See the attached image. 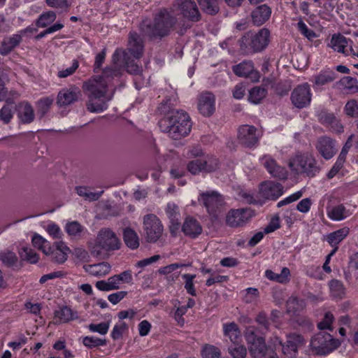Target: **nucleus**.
<instances>
[{"label":"nucleus","instance_id":"1","mask_svg":"<svg viewBox=\"0 0 358 358\" xmlns=\"http://www.w3.org/2000/svg\"><path fill=\"white\" fill-rule=\"evenodd\" d=\"M120 58V53L116 50L112 57L113 66L106 67L101 76H95L85 82L83 86L84 93L87 96L86 107L90 113H101L108 108L113 94L106 96L108 86L115 78L121 76V68L117 65Z\"/></svg>","mask_w":358,"mask_h":358},{"label":"nucleus","instance_id":"2","mask_svg":"<svg viewBox=\"0 0 358 358\" xmlns=\"http://www.w3.org/2000/svg\"><path fill=\"white\" fill-rule=\"evenodd\" d=\"M158 110L164 116L158 122L160 130L173 140H180L188 136L192 129L189 115L182 110H171L168 102L162 103Z\"/></svg>","mask_w":358,"mask_h":358},{"label":"nucleus","instance_id":"3","mask_svg":"<svg viewBox=\"0 0 358 358\" xmlns=\"http://www.w3.org/2000/svg\"><path fill=\"white\" fill-rule=\"evenodd\" d=\"M178 22L176 16L166 8L157 13L153 20L145 19L139 25L141 34L150 39H159L168 36Z\"/></svg>","mask_w":358,"mask_h":358},{"label":"nucleus","instance_id":"4","mask_svg":"<svg viewBox=\"0 0 358 358\" xmlns=\"http://www.w3.org/2000/svg\"><path fill=\"white\" fill-rule=\"evenodd\" d=\"M288 166L293 173L310 178L315 177L322 170L321 164L312 153L300 151L289 157Z\"/></svg>","mask_w":358,"mask_h":358},{"label":"nucleus","instance_id":"5","mask_svg":"<svg viewBox=\"0 0 358 358\" xmlns=\"http://www.w3.org/2000/svg\"><path fill=\"white\" fill-rule=\"evenodd\" d=\"M270 42V31L262 28L257 32L248 31L239 40L240 49L245 55L263 51Z\"/></svg>","mask_w":358,"mask_h":358},{"label":"nucleus","instance_id":"6","mask_svg":"<svg viewBox=\"0 0 358 358\" xmlns=\"http://www.w3.org/2000/svg\"><path fill=\"white\" fill-rule=\"evenodd\" d=\"M340 345L338 340L335 339L327 332H319L311 339L310 347L317 355H325L336 350Z\"/></svg>","mask_w":358,"mask_h":358},{"label":"nucleus","instance_id":"7","mask_svg":"<svg viewBox=\"0 0 358 358\" xmlns=\"http://www.w3.org/2000/svg\"><path fill=\"white\" fill-rule=\"evenodd\" d=\"M198 200L213 219H217L224 204L221 194L215 191L202 192L199 194Z\"/></svg>","mask_w":358,"mask_h":358},{"label":"nucleus","instance_id":"8","mask_svg":"<svg viewBox=\"0 0 358 358\" xmlns=\"http://www.w3.org/2000/svg\"><path fill=\"white\" fill-rule=\"evenodd\" d=\"M143 232L145 241L149 243H155L162 237L164 226L155 214H147L143 220Z\"/></svg>","mask_w":358,"mask_h":358},{"label":"nucleus","instance_id":"9","mask_svg":"<svg viewBox=\"0 0 358 358\" xmlns=\"http://www.w3.org/2000/svg\"><path fill=\"white\" fill-rule=\"evenodd\" d=\"M219 160L214 156L207 155L203 158H196L187 164V171L192 175L200 173H212L219 168Z\"/></svg>","mask_w":358,"mask_h":358},{"label":"nucleus","instance_id":"10","mask_svg":"<svg viewBox=\"0 0 358 358\" xmlns=\"http://www.w3.org/2000/svg\"><path fill=\"white\" fill-rule=\"evenodd\" d=\"M245 337L249 345L248 348L250 354L255 357H261L271 348V345L266 344L265 339L263 337L256 335L255 328L252 327L246 329Z\"/></svg>","mask_w":358,"mask_h":358},{"label":"nucleus","instance_id":"11","mask_svg":"<svg viewBox=\"0 0 358 358\" xmlns=\"http://www.w3.org/2000/svg\"><path fill=\"white\" fill-rule=\"evenodd\" d=\"M290 100L296 108L302 109L308 107L312 100L310 85L304 83L295 87L291 93Z\"/></svg>","mask_w":358,"mask_h":358},{"label":"nucleus","instance_id":"12","mask_svg":"<svg viewBox=\"0 0 358 358\" xmlns=\"http://www.w3.org/2000/svg\"><path fill=\"white\" fill-rule=\"evenodd\" d=\"M306 345L304 337L296 333H290L286 336V341L282 347V358H296L299 349Z\"/></svg>","mask_w":358,"mask_h":358},{"label":"nucleus","instance_id":"13","mask_svg":"<svg viewBox=\"0 0 358 358\" xmlns=\"http://www.w3.org/2000/svg\"><path fill=\"white\" fill-rule=\"evenodd\" d=\"M96 242L105 251L120 249L121 243L115 232L108 228L101 229L97 235Z\"/></svg>","mask_w":358,"mask_h":358},{"label":"nucleus","instance_id":"14","mask_svg":"<svg viewBox=\"0 0 358 358\" xmlns=\"http://www.w3.org/2000/svg\"><path fill=\"white\" fill-rule=\"evenodd\" d=\"M315 149L322 157L329 160L335 156L338 151L337 142L328 136H322L316 141Z\"/></svg>","mask_w":358,"mask_h":358},{"label":"nucleus","instance_id":"15","mask_svg":"<svg viewBox=\"0 0 358 358\" xmlns=\"http://www.w3.org/2000/svg\"><path fill=\"white\" fill-rule=\"evenodd\" d=\"M260 162L273 178L280 180L287 179L288 171L285 167L280 166L271 155L262 156L260 158Z\"/></svg>","mask_w":358,"mask_h":358},{"label":"nucleus","instance_id":"16","mask_svg":"<svg viewBox=\"0 0 358 358\" xmlns=\"http://www.w3.org/2000/svg\"><path fill=\"white\" fill-rule=\"evenodd\" d=\"M175 5L183 17L189 21L197 22L201 20V15L194 0H176Z\"/></svg>","mask_w":358,"mask_h":358},{"label":"nucleus","instance_id":"17","mask_svg":"<svg viewBox=\"0 0 358 358\" xmlns=\"http://www.w3.org/2000/svg\"><path fill=\"white\" fill-rule=\"evenodd\" d=\"M253 216V211L250 208L233 209L229 211L226 223L231 227L244 225Z\"/></svg>","mask_w":358,"mask_h":358},{"label":"nucleus","instance_id":"18","mask_svg":"<svg viewBox=\"0 0 358 358\" xmlns=\"http://www.w3.org/2000/svg\"><path fill=\"white\" fill-rule=\"evenodd\" d=\"M259 137V132L252 125H242L238 129V141L245 147L252 148L256 145Z\"/></svg>","mask_w":358,"mask_h":358},{"label":"nucleus","instance_id":"19","mask_svg":"<svg viewBox=\"0 0 358 358\" xmlns=\"http://www.w3.org/2000/svg\"><path fill=\"white\" fill-rule=\"evenodd\" d=\"M284 193V186L272 180L263 182L260 185L262 196L268 200H277Z\"/></svg>","mask_w":358,"mask_h":358},{"label":"nucleus","instance_id":"20","mask_svg":"<svg viewBox=\"0 0 358 358\" xmlns=\"http://www.w3.org/2000/svg\"><path fill=\"white\" fill-rule=\"evenodd\" d=\"M165 212L169 220V231L171 236H176L181 226V215L179 207L174 203H168L165 208Z\"/></svg>","mask_w":358,"mask_h":358},{"label":"nucleus","instance_id":"21","mask_svg":"<svg viewBox=\"0 0 358 358\" xmlns=\"http://www.w3.org/2000/svg\"><path fill=\"white\" fill-rule=\"evenodd\" d=\"M233 71L236 76L248 78L252 82H258L260 78L259 73L255 69L252 61H243L234 66Z\"/></svg>","mask_w":358,"mask_h":358},{"label":"nucleus","instance_id":"22","mask_svg":"<svg viewBox=\"0 0 358 358\" xmlns=\"http://www.w3.org/2000/svg\"><path fill=\"white\" fill-rule=\"evenodd\" d=\"M271 12V8L266 3L257 6L250 13L252 24L257 27L264 24L270 19Z\"/></svg>","mask_w":358,"mask_h":358},{"label":"nucleus","instance_id":"23","mask_svg":"<svg viewBox=\"0 0 358 358\" xmlns=\"http://www.w3.org/2000/svg\"><path fill=\"white\" fill-rule=\"evenodd\" d=\"M317 117L319 122L322 125L329 127L331 131L335 133H342L343 131V127L334 113L322 110Z\"/></svg>","mask_w":358,"mask_h":358},{"label":"nucleus","instance_id":"24","mask_svg":"<svg viewBox=\"0 0 358 358\" xmlns=\"http://www.w3.org/2000/svg\"><path fill=\"white\" fill-rule=\"evenodd\" d=\"M215 96L210 92H205L201 94L199 103L198 110L206 117H209L215 111Z\"/></svg>","mask_w":358,"mask_h":358},{"label":"nucleus","instance_id":"25","mask_svg":"<svg viewBox=\"0 0 358 358\" xmlns=\"http://www.w3.org/2000/svg\"><path fill=\"white\" fill-rule=\"evenodd\" d=\"M50 251L46 252L45 255L51 256V259L57 264H62L67 259L68 252L70 249L63 242H56L55 248L50 246Z\"/></svg>","mask_w":358,"mask_h":358},{"label":"nucleus","instance_id":"26","mask_svg":"<svg viewBox=\"0 0 358 358\" xmlns=\"http://www.w3.org/2000/svg\"><path fill=\"white\" fill-rule=\"evenodd\" d=\"M127 49L134 57L139 59L142 57L144 49L143 42L137 33H129Z\"/></svg>","mask_w":358,"mask_h":358},{"label":"nucleus","instance_id":"27","mask_svg":"<svg viewBox=\"0 0 358 358\" xmlns=\"http://www.w3.org/2000/svg\"><path fill=\"white\" fill-rule=\"evenodd\" d=\"M80 95V91L77 87L62 90L57 95V103L59 106H68L76 101Z\"/></svg>","mask_w":358,"mask_h":358},{"label":"nucleus","instance_id":"28","mask_svg":"<svg viewBox=\"0 0 358 358\" xmlns=\"http://www.w3.org/2000/svg\"><path fill=\"white\" fill-rule=\"evenodd\" d=\"M182 231L185 236L195 238L201 234L202 227L195 218L189 216L182 225Z\"/></svg>","mask_w":358,"mask_h":358},{"label":"nucleus","instance_id":"29","mask_svg":"<svg viewBox=\"0 0 358 358\" xmlns=\"http://www.w3.org/2000/svg\"><path fill=\"white\" fill-rule=\"evenodd\" d=\"M17 117L23 124H29L34 120L33 107L28 102H20L16 106Z\"/></svg>","mask_w":358,"mask_h":358},{"label":"nucleus","instance_id":"30","mask_svg":"<svg viewBox=\"0 0 358 358\" xmlns=\"http://www.w3.org/2000/svg\"><path fill=\"white\" fill-rule=\"evenodd\" d=\"M350 43H352L350 39L345 38L341 34H335L332 36L329 46L334 51L349 55L348 50L346 49Z\"/></svg>","mask_w":358,"mask_h":358},{"label":"nucleus","instance_id":"31","mask_svg":"<svg viewBox=\"0 0 358 358\" xmlns=\"http://www.w3.org/2000/svg\"><path fill=\"white\" fill-rule=\"evenodd\" d=\"M122 236L125 245L131 250L137 249L140 245V238L134 229L125 227L122 229Z\"/></svg>","mask_w":358,"mask_h":358},{"label":"nucleus","instance_id":"32","mask_svg":"<svg viewBox=\"0 0 358 358\" xmlns=\"http://www.w3.org/2000/svg\"><path fill=\"white\" fill-rule=\"evenodd\" d=\"M287 312L296 315L303 310L306 306V302L295 296H291L286 303Z\"/></svg>","mask_w":358,"mask_h":358},{"label":"nucleus","instance_id":"33","mask_svg":"<svg viewBox=\"0 0 358 358\" xmlns=\"http://www.w3.org/2000/svg\"><path fill=\"white\" fill-rule=\"evenodd\" d=\"M336 73L332 70L322 71L313 78V83L317 87L323 86L333 82L336 78Z\"/></svg>","mask_w":358,"mask_h":358},{"label":"nucleus","instance_id":"34","mask_svg":"<svg viewBox=\"0 0 358 358\" xmlns=\"http://www.w3.org/2000/svg\"><path fill=\"white\" fill-rule=\"evenodd\" d=\"M336 85L341 86L348 94L358 93V80L351 76H344Z\"/></svg>","mask_w":358,"mask_h":358},{"label":"nucleus","instance_id":"35","mask_svg":"<svg viewBox=\"0 0 358 358\" xmlns=\"http://www.w3.org/2000/svg\"><path fill=\"white\" fill-rule=\"evenodd\" d=\"M201 10L209 15H215L220 12L218 0H196Z\"/></svg>","mask_w":358,"mask_h":358},{"label":"nucleus","instance_id":"36","mask_svg":"<svg viewBox=\"0 0 358 358\" xmlns=\"http://www.w3.org/2000/svg\"><path fill=\"white\" fill-rule=\"evenodd\" d=\"M349 228L343 227L328 234L327 240L331 246H337L349 234Z\"/></svg>","mask_w":358,"mask_h":358},{"label":"nucleus","instance_id":"37","mask_svg":"<svg viewBox=\"0 0 358 358\" xmlns=\"http://www.w3.org/2000/svg\"><path fill=\"white\" fill-rule=\"evenodd\" d=\"M55 315L62 322H68L78 317L77 312L68 306H63L59 310H56Z\"/></svg>","mask_w":358,"mask_h":358},{"label":"nucleus","instance_id":"38","mask_svg":"<svg viewBox=\"0 0 358 358\" xmlns=\"http://www.w3.org/2000/svg\"><path fill=\"white\" fill-rule=\"evenodd\" d=\"M331 296L337 299H343L345 295V289L343 282L338 280H331L329 282Z\"/></svg>","mask_w":358,"mask_h":358},{"label":"nucleus","instance_id":"39","mask_svg":"<svg viewBox=\"0 0 358 358\" xmlns=\"http://www.w3.org/2000/svg\"><path fill=\"white\" fill-rule=\"evenodd\" d=\"M267 94V90L265 87L256 86L249 91L248 100L255 104L259 103Z\"/></svg>","mask_w":358,"mask_h":358},{"label":"nucleus","instance_id":"40","mask_svg":"<svg viewBox=\"0 0 358 358\" xmlns=\"http://www.w3.org/2000/svg\"><path fill=\"white\" fill-rule=\"evenodd\" d=\"M224 334L228 336L231 342L236 343L240 336V331L235 322L224 324Z\"/></svg>","mask_w":358,"mask_h":358},{"label":"nucleus","instance_id":"41","mask_svg":"<svg viewBox=\"0 0 358 358\" xmlns=\"http://www.w3.org/2000/svg\"><path fill=\"white\" fill-rule=\"evenodd\" d=\"M114 275L108 278L107 280H99L96 282V287L100 291L108 292L110 290L118 289L120 286L117 285Z\"/></svg>","mask_w":358,"mask_h":358},{"label":"nucleus","instance_id":"42","mask_svg":"<svg viewBox=\"0 0 358 358\" xmlns=\"http://www.w3.org/2000/svg\"><path fill=\"white\" fill-rule=\"evenodd\" d=\"M56 17V13L54 11L43 13L37 19L36 25L38 27H47L55 20Z\"/></svg>","mask_w":358,"mask_h":358},{"label":"nucleus","instance_id":"43","mask_svg":"<svg viewBox=\"0 0 358 358\" xmlns=\"http://www.w3.org/2000/svg\"><path fill=\"white\" fill-rule=\"evenodd\" d=\"M76 192L79 196L84 197L85 199L94 201H97L101 197L103 191H101L99 192H92L89 191L87 187L80 186L76 187Z\"/></svg>","mask_w":358,"mask_h":358},{"label":"nucleus","instance_id":"44","mask_svg":"<svg viewBox=\"0 0 358 358\" xmlns=\"http://www.w3.org/2000/svg\"><path fill=\"white\" fill-rule=\"evenodd\" d=\"M89 272L95 276L104 275L109 273L110 266L107 262H101L97 264L89 265Z\"/></svg>","mask_w":358,"mask_h":358},{"label":"nucleus","instance_id":"45","mask_svg":"<svg viewBox=\"0 0 358 358\" xmlns=\"http://www.w3.org/2000/svg\"><path fill=\"white\" fill-rule=\"evenodd\" d=\"M32 243L35 248L41 250L45 255L50 250V243L39 234H35L32 237Z\"/></svg>","mask_w":358,"mask_h":358},{"label":"nucleus","instance_id":"46","mask_svg":"<svg viewBox=\"0 0 358 358\" xmlns=\"http://www.w3.org/2000/svg\"><path fill=\"white\" fill-rule=\"evenodd\" d=\"M19 255L22 260H26L31 264H35L38 261V256L37 253L32 249L27 247H23L21 248L19 251Z\"/></svg>","mask_w":358,"mask_h":358},{"label":"nucleus","instance_id":"47","mask_svg":"<svg viewBox=\"0 0 358 358\" xmlns=\"http://www.w3.org/2000/svg\"><path fill=\"white\" fill-rule=\"evenodd\" d=\"M201 355L203 358H220L221 352L214 345L206 344L202 349Z\"/></svg>","mask_w":358,"mask_h":358},{"label":"nucleus","instance_id":"48","mask_svg":"<svg viewBox=\"0 0 358 358\" xmlns=\"http://www.w3.org/2000/svg\"><path fill=\"white\" fill-rule=\"evenodd\" d=\"M228 352L231 355L232 358H245L247 355V349L244 345H234L228 348Z\"/></svg>","mask_w":358,"mask_h":358},{"label":"nucleus","instance_id":"49","mask_svg":"<svg viewBox=\"0 0 358 358\" xmlns=\"http://www.w3.org/2000/svg\"><path fill=\"white\" fill-rule=\"evenodd\" d=\"M52 103V99L50 98H43L37 102V113L42 118L49 110Z\"/></svg>","mask_w":358,"mask_h":358},{"label":"nucleus","instance_id":"50","mask_svg":"<svg viewBox=\"0 0 358 358\" xmlns=\"http://www.w3.org/2000/svg\"><path fill=\"white\" fill-rule=\"evenodd\" d=\"M329 215L332 220H341L347 217L348 213L345 206L341 204L334 207Z\"/></svg>","mask_w":358,"mask_h":358},{"label":"nucleus","instance_id":"51","mask_svg":"<svg viewBox=\"0 0 358 358\" xmlns=\"http://www.w3.org/2000/svg\"><path fill=\"white\" fill-rule=\"evenodd\" d=\"M182 278L185 280V289L187 292L191 296H196V292L194 285V279L196 278L195 274H183L182 275Z\"/></svg>","mask_w":358,"mask_h":358},{"label":"nucleus","instance_id":"52","mask_svg":"<svg viewBox=\"0 0 358 358\" xmlns=\"http://www.w3.org/2000/svg\"><path fill=\"white\" fill-rule=\"evenodd\" d=\"M83 343L85 346L89 348H93L106 345V341L94 336H85L83 338Z\"/></svg>","mask_w":358,"mask_h":358},{"label":"nucleus","instance_id":"53","mask_svg":"<svg viewBox=\"0 0 358 358\" xmlns=\"http://www.w3.org/2000/svg\"><path fill=\"white\" fill-rule=\"evenodd\" d=\"M255 321L262 328L264 334L269 331L270 320L264 311L259 313L255 318Z\"/></svg>","mask_w":358,"mask_h":358},{"label":"nucleus","instance_id":"54","mask_svg":"<svg viewBox=\"0 0 358 358\" xmlns=\"http://www.w3.org/2000/svg\"><path fill=\"white\" fill-rule=\"evenodd\" d=\"M12 109L13 106L11 105L6 104L0 110V120L3 124H8L13 118V113Z\"/></svg>","mask_w":358,"mask_h":358},{"label":"nucleus","instance_id":"55","mask_svg":"<svg viewBox=\"0 0 358 358\" xmlns=\"http://www.w3.org/2000/svg\"><path fill=\"white\" fill-rule=\"evenodd\" d=\"M0 260L7 266H13L17 261L16 255L10 251L0 253Z\"/></svg>","mask_w":358,"mask_h":358},{"label":"nucleus","instance_id":"56","mask_svg":"<svg viewBox=\"0 0 358 358\" xmlns=\"http://www.w3.org/2000/svg\"><path fill=\"white\" fill-rule=\"evenodd\" d=\"M344 110L347 115L356 117H358V103L356 100L352 99L348 101L344 108Z\"/></svg>","mask_w":358,"mask_h":358},{"label":"nucleus","instance_id":"57","mask_svg":"<svg viewBox=\"0 0 358 358\" xmlns=\"http://www.w3.org/2000/svg\"><path fill=\"white\" fill-rule=\"evenodd\" d=\"M65 229L67 234L71 236H78L83 230V227L76 221L67 223Z\"/></svg>","mask_w":358,"mask_h":358},{"label":"nucleus","instance_id":"58","mask_svg":"<svg viewBox=\"0 0 358 358\" xmlns=\"http://www.w3.org/2000/svg\"><path fill=\"white\" fill-rule=\"evenodd\" d=\"M297 29L299 31L309 40L316 37V34L312 29H308L307 25L303 20H300L297 23Z\"/></svg>","mask_w":358,"mask_h":358},{"label":"nucleus","instance_id":"59","mask_svg":"<svg viewBox=\"0 0 358 358\" xmlns=\"http://www.w3.org/2000/svg\"><path fill=\"white\" fill-rule=\"evenodd\" d=\"M110 327V322H101L99 324H90L88 326V329L90 331L92 332H98L101 335H105L107 334L108 329Z\"/></svg>","mask_w":358,"mask_h":358},{"label":"nucleus","instance_id":"60","mask_svg":"<svg viewBox=\"0 0 358 358\" xmlns=\"http://www.w3.org/2000/svg\"><path fill=\"white\" fill-rule=\"evenodd\" d=\"M245 292L243 301L246 303H251L255 301L259 296V292L257 288L249 287L245 289Z\"/></svg>","mask_w":358,"mask_h":358},{"label":"nucleus","instance_id":"61","mask_svg":"<svg viewBox=\"0 0 358 358\" xmlns=\"http://www.w3.org/2000/svg\"><path fill=\"white\" fill-rule=\"evenodd\" d=\"M303 195V192L302 191H298L292 194H291L290 196L286 197L285 199L280 201L278 203H277V207L278 208H281L284 206H286V205H288L292 202H294L297 200H299Z\"/></svg>","mask_w":358,"mask_h":358},{"label":"nucleus","instance_id":"62","mask_svg":"<svg viewBox=\"0 0 358 358\" xmlns=\"http://www.w3.org/2000/svg\"><path fill=\"white\" fill-rule=\"evenodd\" d=\"M117 285L120 287L121 283H130L132 281L131 272L124 271L118 275H114Z\"/></svg>","mask_w":358,"mask_h":358},{"label":"nucleus","instance_id":"63","mask_svg":"<svg viewBox=\"0 0 358 358\" xmlns=\"http://www.w3.org/2000/svg\"><path fill=\"white\" fill-rule=\"evenodd\" d=\"M128 329V326L125 322H122L120 324H116L113 327L111 332V337L113 340L120 339L123 334V332Z\"/></svg>","mask_w":358,"mask_h":358},{"label":"nucleus","instance_id":"64","mask_svg":"<svg viewBox=\"0 0 358 358\" xmlns=\"http://www.w3.org/2000/svg\"><path fill=\"white\" fill-rule=\"evenodd\" d=\"M345 161H343L339 158H337L336 162L332 166V168L330 169V171L327 174V177L328 179H332L338 172L339 171L343 168L344 162Z\"/></svg>","mask_w":358,"mask_h":358}]
</instances>
